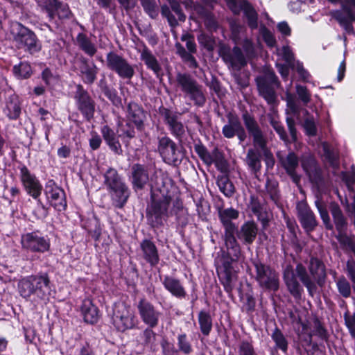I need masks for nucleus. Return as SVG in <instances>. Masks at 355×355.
I'll list each match as a JSON object with an SVG mask.
<instances>
[{
  "label": "nucleus",
  "instance_id": "21",
  "mask_svg": "<svg viewBox=\"0 0 355 355\" xmlns=\"http://www.w3.org/2000/svg\"><path fill=\"white\" fill-rule=\"evenodd\" d=\"M297 217L306 232H312L318 225L316 218L306 202H298L296 206Z\"/></svg>",
  "mask_w": 355,
  "mask_h": 355
},
{
  "label": "nucleus",
  "instance_id": "59",
  "mask_svg": "<svg viewBox=\"0 0 355 355\" xmlns=\"http://www.w3.org/2000/svg\"><path fill=\"white\" fill-rule=\"evenodd\" d=\"M259 31L268 46L274 47L276 46L277 41L275 36L265 26H261Z\"/></svg>",
  "mask_w": 355,
  "mask_h": 355
},
{
  "label": "nucleus",
  "instance_id": "52",
  "mask_svg": "<svg viewBox=\"0 0 355 355\" xmlns=\"http://www.w3.org/2000/svg\"><path fill=\"white\" fill-rule=\"evenodd\" d=\"M13 71L16 76L19 78H27L31 74V66L26 62H21L13 67Z\"/></svg>",
  "mask_w": 355,
  "mask_h": 355
},
{
  "label": "nucleus",
  "instance_id": "58",
  "mask_svg": "<svg viewBox=\"0 0 355 355\" xmlns=\"http://www.w3.org/2000/svg\"><path fill=\"white\" fill-rule=\"evenodd\" d=\"M286 101L288 108V113H291L294 115L299 114L300 107L296 102L295 96L287 92L286 93Z\"/></svg>",
  "mask_w": 355,
  "mask_h": 355
},
{
  "label": "nucleus",
  "instance_id": "51",
  "mask_svg": "<svg viewBox=\"0 0 355 355\" xmlns=\"http://www.w3.org/2000/svg\"><path fill=\"white\" fill-rule=\"evenodd\" d=\"M144 11L153 19L158 16V10L155 0H140Z\"/></svg>",
  "mask_w": 355,
  "mask_h": 355
},
{
  "label": "nucleus",
  "instance_id": "63",
  "mask_svg": "<svg viewBox=\"0 0 355 355\" xmlns=\"http://www.w3.org/2000/svg\"><path fill=\"white\" fill-rule=\"evenodd\" d=\"M270 124L282 141L284 142L289 141L288 137L284 126L278 121L275 120L274 118H272L270 119Z\"/></svg>",
  "mask_w": 355,
  "mask_h": 355
},
{
  "label": "nucleus",
  "instance_id": "44",
  "mask_svg": "<svg viewBox=\"0 0 355 355\" xmlns=\"http://www.w3.org/2000/svg\"><path fill=\"white\" fill-rule=\"evenodd\" d=\"M217 185L220 191L226 196L230 197L234 193V187L226 175H220L217 178Z\"/></svg>",
  "mask_w": 355,
  "mask_h": 355
},
{
  "label": "nucleus",
  "instance_id": "14",
  "mask_svg": "<svg viewBox=\"0 0 355 355\" xmlns=\"http://www.w3.org/2000/svg\"><path fill=\"white\" fill-rule=\"evenodd\" d=\"M137 308L144 324L150 328H155L158 326L162 313L153 304L146 298H141L138 302Z\"/></svg>",
  "mask_w": 355,
  "mask_h": 355
},
{
  "label": "nucleus",
  "instance_id": "2",
  "mask_svg": "<svg viewBox=\"0 0 355 355\" xmlns=\"http://www.w3.org/2000/svg\"><path fill=\"white\" fill-rule=\"evenodd\" d=\"M308 267L311 276L302 263H298L296 266L295 271L291 266H286L284 271V279L287 288L296 299L301 298L304 291L302 286L297 280L296 276L299 277L311 296H313L317 290L315 282L320 286H322L324 284L327 274L322 261L317 258L311 257Z\"/></svg>",
  "mask_w": 355,
  "mask_h": 355
},
{
  "label": "nucleus",
  "instance_id": "20",
  "mask_svg": "<svg viewBox=\"0 0 355 355\" xmlns=\"http://www.w3.org/2000/svg\"><path fill=\"white\" fill-rule=\"evenodd\" d=\"M227 119V123L222 128L223 136L227 139H232L236 136L240 142L244 141L247 138V135L238 116L229 114Z\"/></svg>",
  "mask_w": 355,
  "mask_h": 355
},
{
  "label": "nucleus",
  "instance_id": "23",
  "mask_svg": "<svg viewBox=\"0 0 355 355\" xmlns=\"http://www.w3.org/2000/svg\"><path fill=\"white\" fill-rule=\"evenodd\" d=\"M21 180L27 193L34 198H37L42 192V187L36 177L31 174L28 168L23 166L20 168Z\"/></svg>",
  "mask_w": 355,
  "mask_h": 355
},
{
  "label": "nucleus",
  "instance_id": "38",
  "mask_svg": "<svg viewBox=\"0 0 355 355\" xmlns=\"http://www.w3.org/2000/svg\"><path fill=\"white\" fill-rule=\"evenodd\" d=\"M245 162L250 171L253 174L257 175L261 168L260 152L254 148L248 149L245 159Z\"/></svg>",
  "mask_w": 355,
  "mask_h": 355
},
{
  "label": "nucleus",
  "instance_id": "11",
  "mask_svg": "<svg viewBox=\"0 0 355 355\" xmlns=\"http://www.w3.org/2000/svg\"><path fill=\"white\" fill-rule=\"evenodd\" d=\"M43 12L46 14L49 21L58 27V20L69 19L72 13L67 4L57 0H35Z\"/></svg>",
  "mask_w": 355,
  "mask_h": 355
},
{
  "label": "nucleus",
  "instance_id": "64",
  "mask_svg": "<svg viewBox=\"0 0 355 355\" xmlns=\"http://www.w3.org/2000/svg\"><path fill=\"white\" fill-rule=\"evenodd\" d=\"M103 94L112 101V103L118 105L121 103V98L118 96L116 91L114 89L110 88L107 85L102 87L101 88Z\"/></svg>",
  "mask_w": 355,
  "mask_h": 355
},
{
  "label": "nucleus",
  "instance_id": "37",
  "mask_svg": "<svg viewBox=\"0 0 355 355\" xmlns=\"http://www.w3.org/2000/svg\"><path fill=\"white\" fill-rule=\"evenodd\" d=\"M223 58L227 63L236 69H240L246 64L241 49L237 46L234 47L232 52L225 55Z\"/></svg>",
  "mask_w": 355,
  "mask_h": 355
},
{
  "label": "nucleus",
  "instance_id": "50",
  "mask_svg": "<svg viewBox=\"0 0 355 355\" xmlns=\"http://www.w3.org/2000/svg\"><path fill=\"white\" fill-rule=\"evenodd\" d=\"M313 331L309 334V342H311L312 336H318L321 339H327V334L326 329L323 327L321 322L318 320L315 319L313 322Z\"/></svg>",
  "mask_w": 355,
  "mask_h": 355
},
{
  "label": "nucleus",
  "instance_id": "30",
  "mask_svg": "<svg viewBox=\"0 0 355 355\" xmlns=\"http://www.w3.org/2000/svg\"><path fill=\"white\" fill-rule=\"evenodd\" d=\"M162 284L165 289L173 296L178 299H183L187 296L186 290L179 279L166 275L164 277Z\"/></svg>",
  "mask_w": 355,
  "mask_h": 355
},
{
  "label": "nucleus",
  "instance_id": "35",
  "mask_svg": "<svg viewBox=\"0 0 355 355\" xmlns=\"http://www.w3.org/2000/svg\"><path fill=\"white\" fill-rule=\"evenodd\" d=\"M81 312L87 323H96L99 319L98 310L89 299H85L81 305Z\"/></svg>",
  "mask_w": 355,
  "mask_h": 355
},
{
  "label": "nucleus",
  "instance_id": "33",
  "mask_svg": "<svg viewBox=\"0 0 355 355\" xmlns=\"http://www.w3.org/2000/svg\"><path fill=\"white\" fill-rule=\"evenodd\" d=\"M239 13L242 10L247 19L248 26L252 29H256L258 27V14L253 6L246 0H239L237 4Z\"/></svg>",
  "mask_w": 355,
  "mask_h": 355
},
{
  "label": "nucleus",
  "instance_id": "40",
  "mask_svg": "<svg viewBox=\"0 0 355 355\" xmlns=\"http://www.w3.org/2000/svg\"><path fill=\"white\" fill-rule=\"evenodd\" d=\"M257 83L260 95L268 103H274L276 101V94L273 86L267 84L264 80H257Z\"/></svg>",
  "mask_w": 355,
  "mask_h": 355
},
{
  "label": "nucleus",
  "instance_id": "31",
  "mask_svg": "<svg viewBox=\"0 0 355 355\" xmlns=\"http://www.w3.org/2000/svg\"><path fill=\"white\" fill-rule=\"evenodd\" d=\"M101 132L110 149L115 154L121 155L123 152L121 145L114 130L105 125L101 128Z\"/></svg>",
  "mask_w": 355,
  "mask_h": 355
},
{
  "label": "nucleus",
  "instance_id": "56",
  "mask_svg": "<svg viewBox=\"0 0 355 355\" xmlns=\"http://www.w3.org/2000/svg\"><path fill=\"white\" fill-rule=\"evenodd\" d=\"M336 239L339 241L343 248L355 250V243L352 238L345 234V232H339L336 236Z\"/></svg>",
  "mask_w": 355,
  "mask_h": 355
},
{
  "label": "nucleus",
  "instance_id": "41",
  "mask_svg": "<svg viewBox=\"0 0 355 355\" xmlns=\"http://www.w3.org/2000/svg\"><path fill=\"white\" fill-rule=\"evenodd\" d=\"M78 46L89 56H93L96 53V48L87 36L83 33H79L76 37Z\"/></svg>",
  "mask_w": 355,
  "mask_h": 355
},
{
  "label": "nucleus",
  "instance_id": "48",
  "mask_svg": "<svg viewBox=\"0 0 355 355\" xmlns=\"http://www.w3.org/2000/svg\"><path fill=\"white\" fill-rule=\"evenodd\" d=\"M304 114L307 115L303 123V127L307 135L313 137L317 135V127L313 116H309V112L304 110Z\"/></svg>",
  "mask_w": 355,
  "mask_h": 355
},
{
  "label": "nucleus",
  "instance_id": "9",
  "mask_svg": "<svg viewBox=\"0 0 355 355\" xmlns=\"http://www.w3.org/2000/svg\"><path fill=\"white\" fill-rule=\"evenodd\" d=\"M242 119L249 135L252 137L254 147L259 148L263 152L268 164L270 162L273 164L272 155L266 147V138L255 119L248 112L243 114Z\"/></svg>",
  "mask_w": 355,
  "mask_h": 355
},
{
  "label": "nucleus",
  "instance_id": "27",
  "mask_svg": "<svg viewBox=\"0 0 355 355\" xmlns=\"http://www.w3.org/2000/svg\"><path fill=\"white\" fill-rule=\"evenodd\" d=\"M98 68L94 62H89L85 58L80 59V77L84 83L92 85L96 79Z\"/></svg>",
  "mask_w": 355,
  "mask_h": 355
},
{
  "label": "nucleus",
  "instance_id": "8",
  "mask_svg": "<svg viewBox=\"0 0 355 355\" xmlns=\"http://www.w3.org/2000/svg\"><path fill=\"white\" fill-rule=\"evenodd\" d=\"M301 165L312 184L318 192L322 193L328 186V180L322 173L315 158L311 155H304L301 158Z\"/></svg>",
  "mask_w": 355,
  "mask_h": 355
},
{
  "label": "nucleus",
  "instance_id": "45",
  "mask_svg": "<svg viewBox=\"0 0 355 355\" xmlns=\"http://www.w3.org/2000/svg\"><path fill=\"white\" fill-rule=\"evenodd\" d=\"M322 149L325 160L333 168H337L339 165L338 153L334 149L331 148L327 143L322 144Z\"/></svg>",
  "mask_w": 355,
  "mask_h": 355
},
{
  "label": "nucleus",
  "instance_id": "17",
  "mask_svg": "<svg viewBox=\"0 0 355 355\" xmlns=\"http://www.w3.org/2000/svg\"><path fill=\"white\" fill-rule=\"evenodd\" d=\"M168 5H163L161 7V15L167 19L171 28H175L179 22H184L186 20V15L177 0H168Z\"/></svg>",
  "mask_w": 355,
  "mask_h": 355
},
{
  "label": "nucleus",
  "instance_id": "24",
  "mask_svg": "<svg viewBox=\"0 0 355 355\" xmlns=\"http://www.w3.org/2000/svg\"><path fill=\"white\" fill-rule=\"evenodd\" d=\"M158 150L166 163L174 164L179 159L176 144L168 137L159 139Z\"/></svg>",
  "mask_w": 355,
  "mask_h": 355
},
{
  "label": "nucleus",
  "instance_id": "57",
  "mask_svg": "<svg viewBox=\"0 0 355 355\" xmlns=\"http://www.w3.org/2000/svg\"><path fill=\"white\" fill-rule=\"evenodd\" d=\"M336 285L338 292L343 297H349L351 294V286L349 282L344 277H340L338 279Z\"/></svg>",
  "mask_w": 355,
  "mask_h": 355
},
{
  "label": "nucleus",
  "instance_id": "12",
  "mask_svg": "<svg viewBox=\"0 0 355 355\" xmlns=\"http://www.w3.org/2000/svg\"><path fill=\"white\" fill-rule=\"evenodd\" d=\"M338 3L347 15H345L340 10H335L331 11V16L344 28L346 33L354 35L353 19H355V0H340Z\"/></svg>",
  "mask_w": 355,
  "mask_h": 355
},
{
  "label": "nucleus",
  "instance_id": "1",
  "mask_svg": "<svg viewBox=\"0 0 355 355\" xmlns=\"http://www.w3.org/2000/svg\"><path fill=\"white\" fill-rule=\"evenodd\" d=\"M239 211L233 208L219 210L218 216L224 227L223 240L227 257L224 258L222 264L217 267V273L225 291L231 293L237 280L236 272L232 262L236 261L241 256V247L236 239V226L232 221L239 217Z\"/></svg>",
  "mask_w": 355,
  "mask_h": 355
},
{
  "label": "nucleus",
  "instance_id": "7",
  "mask_svg": "<svg viewBox=\"0 0 355 355\" xmlns=\"http://www.w3.org/2000/svg\"><path fill=\"white\" fill-rule=\"evenodd\" d=\"M254 279L263 290L277 291L279 286L278 273L270 266L259 261H254Z\"/></svg>",
  "mask_w": 355,
  "mask_h": 355
},
{
  "label": "nucleus",
  "instance_id": "19",
  "mask_svg": "<svg viewBox=\"0 0 355 355\" xmlns=\"http://www.w3.org/2000/svg\"><path fill=\"white\" fill-rule=\"evenodd\" d=\"M160 113L171 135L182 141L185 135V127L180 120L179 114L166 108H163Z\"/></svg>",
  "mask_w": 355,
  "mask_h": 355
},
{
  "label": "nucleus",
  "instance_id": "34",
  "mask_svg": "<svg viewBox=\"0 0 355 355\" xmlns=\"http://www.w3.org/2000/svg\"><path fill=\"white\" fill-rule=\"evenodd\" d=\"M138 51L140 53L141 60L144 62L148 69L152 70L158 76L162 68L152 51L146 45H144Z\"/></svg>",
  "mask_w": 355,
  "mask_h": 355
},
{
  "label": "nucleus",
  "instance_id": "5",
  "mask_svg": "<svg viewBox=\"0 0 355 355\" xmlns=\"http://www.w3.org/2000/svg\"><path fill=\"white\" fill-rule=\"evenodd\" d=\"M104 183L109 189L116 206L121 208L127 202L130 190L116 169L110 168L104 174Z\"/></svg>",
  "mask_w": 355,
  "mask_h": 355
},
{
  "label": "nucleus",
  "instance_id": "47",
  "mask_svg": "<svg viewBox=\"0 0 355 355\" xmlns=\"http://www.w3.org/2000/svg\"><path fill=\"white\" fill-rule=\"evenodd\" d=\"M271 338L275 343V347L284 352L288 349V341L283 333L278 328H275L271 334Z\"/></svg>",
  "mask_w": 355,
  "mask_h": 355
},
{
  "label": "nucleus",
  "instance_id": "25",
  "mask_svg": "<svg viewBox=\"0 0 355 355\" xmlns=\"http://www.w3.org/2000/svg\"><path fill=\"white\" fill-rule=\"evenodd\" d=\"M248 208L261 221L263 227L268 224L269 216L267 211L266 205L258 197L251 196L248 203Z\"/></svg>",
  "mask_w": 355,
  "mask_h": 355
},
{
  "label": "nucleus",
  "instance_id": "4",
  "mask_svg": "<svg viewBox=\"0 0 355 355\" xmlns=\"http://www.w3.org/2000/svg\"><path fill=\"white\" fill-rule=\"evenodd\" d=\"M20 295L26 300L33 297L37 303H46L50 295V279L46 273L30 275L21 279L18 284Z\"/></svg>",
  "mask_w": 355,
  "mask_h": 355
},
{
  "label": "nucleus",
  "instance_id": "61",
  "mask_svg": "<svg viewBox=\"0 0 355 355\" xmlns=\"http://www.w3.org/2000/svg\"><path fill=\"white\" fill-rule=\"evenodd\" d=\"M152 329L148 327L143 331L144 345L150 348H153L156 340V334Z\"/></svg>",
  "mask_w": 355,
  "mask_h": 355
},
{
  "label": "nucleus",
  "instance_id": "3",
  "mask_svg": "<svg viewBox=\"0 0 355 355\" xmlns=\"http://www.w3.org/2000/svg\"><path fill=\"white\" fill-rule=\"evenodd\" d=\"M157 179L155 187L159 194L153 193L152 202L147 209L148 220L153 227L163 226L164 221L166 220L171 214V211H169L171 197L168 196V191L165 188L163 178L159 179L157 177Z\"/></svg>",
  "mask_w": 355,
  "mask_h": 355
},
{
  "label": "nucleus",
  "instance_id": "42",
  "mask_svg": "<svg viewBox=\"0 0 355 355\" xmlns=\"http://www.w3.org/2000/svg\"><path fill=\"white\" fill-rule=\"evenodd\" d=\"M331 211L336 230L338 232H345L347 227V222L339 206L338 205H333Z\"/></svg>",
  "mask_w": 355,
  "mask_h": 355
},
{
  "label": "nucleus",
  "instance_id": "49",
  "mask_svg": "<svg viewBox=\"0 0 355 355\" xmlns=\"http://www.w3.org/2000/svg\"><path fill=\"white\" fill-rule=\"evenodd\" d=\"M315 204L326 228L331 230L332 225L325 204L321 200H315Z\"/></svg>",
  "mask_w": 355,
  "mask_h": 355
},
{
  "label": "nucleus",
  "instance_id": "29",
  "mask_svg": "<svg viewBox=\"0 0 355 355\" xmlns=\"http://www.w3.org/2000/svg\"><path fill=\"white\" fill-rule=\"evenodd\" d=\"M281 163L293 182L297 184L300 181V176L296 171L299 166L298 157L293 152H290L286 157L281 158Z\"/></svg>",
  "mask_w": 355,
  "mask_h": 355
},
{
  "label": "nucleus",
  "instance_id": "16",
  "mask_svg": "<svg viewBox=\"0 0 355 355\" xmlns=\"http://www.w3.org/2000/svg\"><path fill=\"white\" fill-rule=\"evenodd\" d=\"M21 244L23 249L40 253L48 251L50 247L49 241L38 232L23 234L21 237Z\"/></svg>",
  "mask_w": 355,
  "mask_h": 355
},
{
  "label": "nucleus",
  "instance_id": "18",
  "mask_svg": "<svg viewBox=\"0 0 355 355\" xmlns=\"http://www.w3.org/2000/svg\"><path fill=\"white\" fill-rule=\"evenodd\" d=\"M74 98L78 109L87 121H90L95 112V103L82 85L77 86Z\"/></svg>",
  "mask_w": 355,
  "mask_h": 355
},
{
  "label": "nucleus",
  "instance_id": "28",
  "mask_svg": "<svg viewBox=\"0 0 355 355\" xmlns=\"http://www.w3.org/2000/svg\"><path fill=\"white\" fill-rule=\"evenodd\" d=\"M142 258L151 266H155L159 261L158 250L155 243L148 239L142 241L140 243Z\"/></svg>",
  "mask_w": 355,
  "mask_h": 355
},
{
  "label": "nucleus",
  "instance_id": "43",
  "mask_svg": "<svg viewBox=\"0 0 355 355\" xmlns=\"http://www.w3.org/2000/svg\"><path fill=\"white\" fill-rule=\"evenodd\" d=\"M198 322L202 334L205 336H208L212 329V320L210 314L205 311H200Z\"/></svg>",
  "mask_w": 355,
  "mask_h": 355
},
{
  "label": "nucleus",
  "instance_id": "13",
  "mask_svg": "<svg viewBox=\"0 0 355 355\" xmlns=\"http://www.w3.org/2000/svg\"><path fill=\"white\" fill-rule=\"evenodd\" d=\"M107 67L123 79L130 80L135 75V69L127 59L114 51L106 55Z\"/></svg>",
  "mask_w": 355,
  "mask_h": 355
},
{
  "label": "nucleus",
  "instance_id": "15",
  "mask_svg": "<svg viewBox=\"0 0 355 355\" xmlns=\"http://www.w3.org/2000/svg\"><path fill=\"white\" fill-rule=\"evenodd\" d=\"M113 324L120 331L132 329L135 325V316L130 308L123 303L114 305L112 316Z\"/></svg>",
  "mask_w": 355,
  "mask_h": 355
},
{
  "label": "nucleus",
  "instance_id": "32",
  "mask_svg": "<svg viewBox=\"0 0 355 355\" xmlns=\"http://www.w3.org/2000/svg\"><path fill=\"white\" fill-rule=\"evenodd\" d=\"M132 184L134 189H141L148 181V173L146 168L139 164H135L131 167Z\"/></svg>",
  "mask_w": 355,
  "mask_h": 355
},
{
  "label": "nucleus",
  "instance_id": "39",
  "mask_svg": "<svg viewBox=\"0 0 355 355\" xmlns=\"http://www.w3.org/2000/svg\"><path fill=\"white\" fill-rule=\"evenodd\" d=\"M128 118L139 128L143 124L145 114L137 103L130 102L128 105Z\"/></svg>",
  "mask_w": 355,
  "mask_h": 355
},
{
  "label": "nucleus",
  "instance_id": "36",
  "mask_svg": "<svg viewBox=\"0 0 355 355\" xmlns=\"http://www.w3.org/2000/svg\"><path fill=\"white\" fill-rule=\"evenodd\" d=\"M21 105L19 98L15 95L8 97L3 110L6 115L11 120L17 119L21 114Z\"/></svg>",
  "mask_w": 355,
  "mask_h": 355
},
{
  "label": "nucleus",
  "instance_id": "22",
  "mask_svg": "<svg viewBox=\"0 0 355 355\" xmlns=\"http://www.w3.org/2000/svg\"><path fill=\"white\" fill-rule=\"evenodd\" d=\"M45 193L51 205L58 211L65 210L67 201L63 189L53 183L49 182L46 186Z\"/></svg>",
  "mask_w": 355,
  "mask_h": 355
},
{
  "label": "nucleus",
  "instance_id": "6",
  "mask_svg": "<svg viewBox=\"0 0 355 355\" xmlns=\"http://www.w3.org/2000/svg\"><path fill=\"white\" fill-rule=\"evenodd\" d=\"M176 81L181 91L184 92L190 100L198 106H203L206 102V97L202 86L189 73H178Z\"/></svg>",
  "mask_w": 355,
  "mask_h": 355
},
{
  "label": "nucleus",
  "instance_id": "60",
  "mask_svg": "<svg viewBox=\"0 0 355 355\" xmlns=\"http://www.w3.org/2000/svg\"><path fill=\"white\" fill-rule=\"evenodd\" d=\"M177 49L178 53L184 61L188 62L191 67L196 68L198 67V63L191 53L187 52L180 44L177 45Z\"/></svg>",
  "mask_w": 355,
  "mask_h": 355
},
{
  "label": "nucleus",
  "instance_id": "26",
  "mask_svg": "<svg viewBox=\"0 0 355 355\" xmlns=\"http://www.w3.org/2000/svg\"><path fill=\"white\" fill-rule=\"evenodd\" d=\"M258 227L254 221L245 222L239 230L236 227V235L243 244L250 245L256 239Z\"/></svg>",
  "mask_w": 355,
  "mask_h": 355
},
{
  "label": "nucleus",
  "instance_id": "46",
  "mask_svg": "<svg viewBox=\"0 0 355 355\" xmlns=\"http://www.w3.org/2000/svg\"><path fill=\"white\" fill-rule=\"evenodd\" d=\"M177 346L178 351L189 355L193 352V346L185 333L180 334L177 336Z\"/></svg>",
  "mask_w": 355,
  "mask_h": 355
},
{
  "label": "nucleus",
  "instance_id": "55",
  "mask_svg": "<svg viewBox=\"0 0 355 355\" xmlns=\"http://www.w3.org/2000/svg\"><path fill=\"white\" fill-rule=\"evenodd\" d=\"M239 355H259L252 343L248 340H242L238 346Z\"/></svg>",
  "mask_w": 355,
  "mask_h": 355
},
{
  "label": "nucleus",
  "instance_id": "10",
  "mask_svg": "<svg viewBox=\"0 0 355 355\" xmlns=\"http://www.w3.org/2000/svg\"><path fill=\"white\" fill-rule=\"evenodd\" d=\"M11 34L13 41L18 49L26 48L30 52L38 51L40 49L38 40L33 31L20 23H15L12 26Z\"/></svg>",
  "mask_w": 355,
  "mask_h": 355
},
{
  "label": "nucleus",
  "instance_id": "53",
  "mask_svg": "<svg viewBox=\"0 0 355 355\" xmlns=\"http://www.w3.org/2000/svg\"><path fill=\"white\" fill-rule=\"evenodd\" d=\"M266 189L271 200L276 203L279 200L278 183L275 180L268 178Z\"/></svg>",
  "mask_w": 355,
  "mask_h": 355
},
{
  "label": "nucleus",
  "instance_id": "62",
  "mask_svg": "<svg viewBox=\"0 0 355 355\" xmlns=\"http://www.w3.org/2000/svg\"><path fill=\"white\" fill-rule=\"evenodd\" d=\"M198 42L208 51H211L214 47V40L211 36L205 33H200L198 36Z\"/></svg>",
  "mask_w": 355,
  "mask_h": 355
},
{
  "label": "nucleus",
  "instance_id": "54",
  "mask_svg": "<svg viewBox=\"0 0 355 355\" xmlns=\"http://www.w3.org/2000/svg\"><path fill=\"white\" fill-rule=\"evenodd\" d=\"M239 355H259L252 343L248 340H242L238 346Z\"/></svg>",
  "mask_w": 355,
  "mask_h": 355
}]
</instances>
